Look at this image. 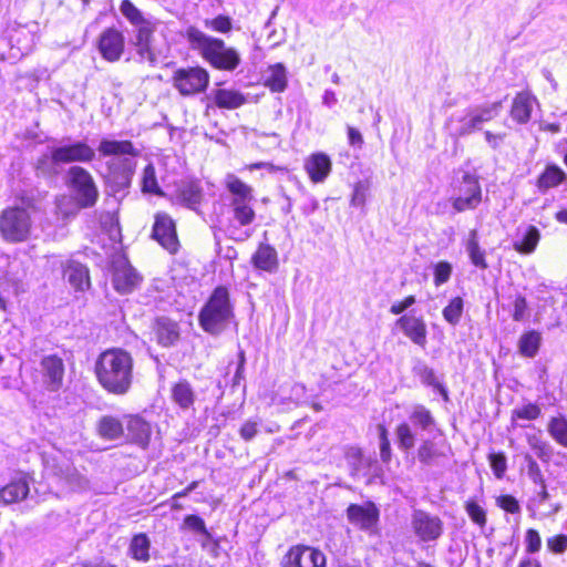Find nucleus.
I'll use <instances>...</instances> for the list:
<instances>
[{
    "label": "nucleus",
    "mask_w": 567,
    "mask_h": 567,
    "mask_svg": "<svg viewBox=\"0 0 567 567\" xmlns=\"http://www.w3.org/2000/svg\"><path fill=\"white\" fill-rule=\"evenodd\" d=\"M95 374L109 393L124 395L133 382V358L120 348L105 350L96 360Z\"/></svg>",
    "instance_id": "f257e3e1"
},
{
    "label": "nucleus",
    "mask_w": 567,
    "mask_h": 567,
    "mask_svg": "<svg viewBox=\"0 0 567 567\" xmlns=\"http://www.w3.org/2000/svg\"><path fill=\"white\" fill-rule=\"evenodd\" d=\"M97 151L103 156H115L109 162V178L114 192L128 188L135 173L136 162L133 157H122V155L135 156L137 154L132 142L103 138Z\"/></svg>",
    "instance_id": "f03ea898"
},
{
    "label": "nucleus",
    "mask_w": 567,
    "mask_h": 567,
    "mask_svg": "<svg viewBox=\"0 0 567 567\" xmlns=\"http://www.w3.org/2000/svg\"><path fill=\"white\" fill-rule=\"evenodd\" d=\"M34 198L21 196L18 202L2 210L0 215V234L8 243H21L28 239L31 230V210Z\"/></svg>",
    "instance_id": "7ed1b4c3"
},
{
    "label": "nucleus",
    "mask_w": 567,
    "mask_h": 567,
    "mask_svg": "<svg viewBox=\"0 0 567 567\" xmlns=\"http://www.w3.org/2000/svg\"><path fill=\"white\" fill-rule=\"evenodd\" d=\"M234 317L229 291L226 287H217L200 309L198 321L202 329L213 336L221 333Z\"/></svg>",
    "instance_id": "20e7f679"
},
{
    "label": "nucleus",
    "mask_w": 567,
    "mask_h": 567,
    "mask_svg": "<svg viewBox=\"0 0 567 567\" xmlns=\"http://www.w3.org/2000/svg\"><path fill=\"white\" fill-rule=\"evenodd\" d=\"M503 109L501 101L486 103L453 113L446 121V128L454 138L467 136L482 128L486 122L497 117Z\"/></svg>",
    "instance_id": "39448f33"
},
{
    "label": "nucleus",
    "mask_w": 567,
    "mask_h": 567,
    "mask_svg": "<svg viewBox=\"0 0 567 567\" xmlns=\"http://www.w3.org/2000/svg\"><path fill=\"white\" fill-rule=\"evenodd\" d=\"M186 37L195 48L202 51L204 58L217 69L234 70L240 62L238 53L234 49L226 48L223 40L210 38L197 28H188Z\"/></svg>",
    "instance_id": "423d86ee"
},
{
    "label": "nucleus",
    "mask_w": 567,
    "mask_h": 567,
    "mask_svg": "<svg viewBox=\"0 0 567 567\" xmlns=\"http://www.w3.org/2000/svg\"><path fill=\"white\" fill-rule=\"evenodd\" d=\"M107 274L114 290L120 295H130L142 284V275L131 265L123 251L113 252L107 260Z\"/></svg>",
    "instance_id": "0eeeda50"
},
{
    "label": "nucleus",
    "mask_w": 567,
    "mask_h": 567,
    "mask_svg": "<svg viewBox=\"0 0 567 567\" xmlns=\"http://www.w3.org/2000/svg\"><path fill=\"white\" fill-rule=\"evenodd\" d=\"M66 184L75 192L80 205L93 207L99 198V190L89 171L81 166H72L66 172Z\"/></svg>",
    "instance_id": "6e6552de"
},
{
    "label": "nucleus",
    "mask_w": 567,
    "mask_h": 567,
    "mask_svg": "<svg viewBox=\"0 0 567 567\" xmlns=\"http://www.w3.org/2000/svg\"><path fill=\"white\" fill-rule=\"evenodd\" d=\"M173 86L183 96L198 94L206 90L209 83V75L202 68L178 69L173 75Z\"/></svg>",
    "instance_id": "1a4fd4ad"
},
{
    "label": "nucleus",
    "mask_w": 567,
    "mask_h": 567,
    "mask_svg": "<svg viewBox=\"0 0 567 567\" xmlns=\"http://www.w3.org/2000/svg\"><path fill=\"white\" fill-rule=\"evenodd\" d=\"M95 157V151L84 142L65 144L51 148V159L54 164L73 162L89 163Z\"/></svg>",
    "instance_id": "9d476101"
},
{
    "label": "nucleus",
    "mask_w": 567,
    "mask_h": 567,
    "mask_svg": "<svg viewBox=\"0 0 567 567\" xmlns=\"http://www.w3.org/2000/svg\"><path fill=\"white\" fill-rule=\"evenodd\" d=\"M285 567H326V556L308 546L292 547L284 559Z\"/></svg>",
    "instance_id": "9b49d317"
},
{
    "label": "nucleus",
    "mask_w": 567,
    "mask_h": 567,
    "mask_svg": "<svg viewBox=\"0 0 567 567\" xmlns=\"http://www.w3.org/2000/svg\"><path fill=\"white\" fill-rule=\"evenodd\" d=\"M412 527L415 535L423 542L435 540L443 533V523L440 517L424 511L413 513Z\"/></svg>",
    "instance_id": "f8f14e48"
},
{
    "label": "nucleus",
    "mask_w": 567,
    "mask_h": 567,
    "mask_svg": "<svg viewBox=\"0 0 567 567\" xmlns=\"http://www.w3.org/2000/svg\"><path fill=\"white\" fill-rule=\"evenodd\" d=\"M42 381L45 389L50 392L59 391L63 385L64 363L55 355H44L40 362Z\"/></svg>",
    "instance_id": "ddd939ff"
},
{
    "label": "nucleus",
    "mask_w": 567,
    "mask_h": 567,
    "mask_svg": "<svg viewBox=\"0 0 567 567\" xmlns=\"http://www.w3.org/2000/svg\"><path fill=\"white\" fill-rule=\"evenodd\" d=\"M97 48L106 61H118L125 48L123 33L115 28L105 29L99 37Z\"/></svg>",
    "instance_id": "4468645a"
},
{
    "label": "nucleus",
    "mask_w": 567,
    "mask_h": 567,
    "mask_svg": "<svg viewBox=\"0 0 567 567\" xmlns=\"http://www.w3.org/2000/svg\"><path fill=\"white\" fill-rule=\"evenodd\" d=\"M156 27L157 22L151 19H147L144 22L135 25L136 34L133 44L142 61H147L150 63H154L156 61V56L151 45L152 37L156 30Z\"/></svg>",
    "instance_id": "2eb2a0df"
},
{
    "label": "nucleus",
    "mask_w": 567,
    "mask_h": 567,
    "mask_svg": "<svg viewBox=\"0 0 567 567\" xmlns=\"http://www.w3.org/2000/svg\"><path fill=\"white\" fill-rule=\"evenodd\" d=\"M396 326L414 344L425 348L427 330L423 318L404 315L396 320Z\"/></svg>",
    "instance_id": "dca6fc26"
},
{
    "label": "nucleus",
    "mask_w": 567,
    "mask_h": 567,
    "mask_svg": "<svg viewBox=\"0 0 567 567\" xmlns=\"http://www.w3.org/2000/svg\"><path fill=\"white\" fill-rule=\"evenodd\" d=\"M347 515L351 524L364 530L371 529L379 519V511L372 503L351 504L347 509Z\"/></svg>",
    "instance_id": "f3484780"
},
{
    "label": "nucleus",
    "mask_w": 567,
    "mask_h": 567,
    "mask_svg": "<svg viewBox=\"0 0 567 567\" xmlns=\"http://www.w3.org/2000/svg\"><path fill=\"white\" fill-rule=\"evenodd\" d=\"M460 192L468 193V198L458 195L453 200V207L456 212L473 209L478 206L482 200L481 186L477 179L471 175L464 176Z\"/></svg>",
    "instance_id": "a211bd4d"
},
{
    "label": "nucleus",
    "mask_w": 567,
    "mask_h": 567,
    "mask_svg": "<svg viewBox=\"0 0 567 567\" xmlns=\"http://www.w3.org/2000/svg\"><path fill=\"white\" fill-rule=\"evenodd\" d=\"M332 163L330 157L322 153H313L305 161V171L313 183H322L331 172Z\"/></svg>",
    "instance_id": "6ab92c4d"
},
{
    "label": "nucleus",
    "mask_w": 567,
    "mask_h": 567,
    "mask_svg": "<svg viewBox=\"0 0 567 567\" xmlns=\"http://www.w3.org/2000/svg\"><path fill=\"white\" fill-rule=\"evenodd\" d=\"M153 237L164 248L177 245V235L173 219L167 215H157L153 227Z\"/></svg>",
    "instance_id": "aec40b11"
},
{
    "label": "nucleus",
    "mask_w": 567,
    "mask_h": 567,
    "mask_svg": "<svg viewBox=\"0 0 567 567\" xmlns=\"http://www.w3.org/2000/svg\"><path fill=\"white\" fill-rule=\"evenodd\" d=\"M536 105L537 100L534 95L529 92H520L514 97L511 116L517 123L525 124L530 120Z\"/></svg>",
    "instance_id": "412c9836"
},
{
    "label": "nucleus",
    "mask_w": 567,
    "mask_h": 567,
    "mask_svg": "<svg viewBox=\"0 0 567 567\" xmlns=\"http://www.w3.org/2000/svg\"><path fill=\"white\" fill-rule=\"evenodd\" d=\"M30 487L25 475L13 480L0 489V505H9L24 499L29 494Z\"/></svg>",
    "instance_id": "4be33fe9"
},
{
    "label": "nucleus",
    "mask_w": 567,
    "mask_h": 567,
    "mask_svg": "<svg viewBox=\"0 0 567 567\" xmlns=\"http://www.w3.org/2000/svg\"><path fill=\"white\" fill-rule=\"evenodd\" d=\"M154 332L157 342L163 347H171L179 339L177 322L166 317H161L155 321Z\"/></svg>",
    "instance_id": "5701e85b"
},
{
    "label": "nucleus",
    "mask_w": 567,
    "mask_h": 567,
    "mask_svg": "<svg viewBox=\"0 0 567 567\" xmlns=\"http://www.w3.org/2000/svg\"><path fill=\"white\" fill-rule=\"evenodd\" d=\"M178 199L188 208L197 210L204 198V190L198 181L184 182L178 188Z\"/></svg>",
    "instance_id": "b1692460"
},
{
    "label": "nucleus",
    "mask_w": 567,
    "mask_h": 567,
    "mask_svg": "<svg viewBox=\"0 0 567 567\" xmlns=\"http://www.w3.org/2000/svg\"><path fill=\"white\" fill-rule=\"evenodd\" d=\"M127 435L133 443L146 447L151 440V425L140 416H131L127 422Z\"/></svg>",
    "instance_id": "393cba45"
},
{
    "label": "nucleus",
    "mask_w": 567,
    "mask_h": 567,
    "mask_svg": "<svg viewBox=\"0 0 567 567\" xmlns=\"http://www.w3.org/2000/svg\"><path fill=\"white\" fill-rule=\"evenodd\" d=\"M264 84L271 92H284L287 87V70L281 63L269 65L264 74Z\"/></svg>",
    "instance_id": "a878e982"
},
{
    "label": "nucleus",
    "mask_w": 567,
    "mask_h": 567,
    "mask_svg": "<svg viewBox=\"0 0 567 567\" xmlns=\"http://www.w3.org/2000/svg\"><path fill=\"white\" fill-rule=\"evenodd\" d=\"M52 472L54 475L64 480L71 489H85L89 487V481L69 463L61 465L53 464Z\"/></svg>",
    "instance_id": "bb28decb"
},
{
    "label": "nucleus",
    "mask_w": 567,
    "mask_h": 567,
    "mask_svg": "<svg viewBox=\"0 0 567 567\" xmlns=\"http://www.w3.org/2000/svg\"><path fill=\"white\" fill-rule=\"evenodd\" d=\"M64 275L75 290L85 291L91 286L89 269L80 262L71 261L66 266Z\"/></svg>",
    "instance_id": "cd10ccee"
},
{
    "label": "nucleus",
    "mask_w": 567,
    "mask_h": 567,
    "mask_svg": "<svg viewBox=\"0 0 567 567\" xmlns=\"http://www.w3.org/2000/svg\"><path fill=\"white\" fill-rule=\"evenodd\" d=\"M224 185L230 195L229 200L255 199L252 187L233 173L225 176Z\"/></svg>",
    "instance_id": "c85d7f7f"
},
{
    "label": "nucleus",
    "mask_w": 567,
    "mask_h": 567,
    "mask_svg": "<svg viewBox=\"0 0 567 567\" xmlns=\"http://www.w3.org/2000/svg\"><path fill=\"white\" fill-rule=\"evenodd\" d=\"M81 208L79 200L71 196L61 195L55 199V215L63 223L73 219Z\"/></svg>",
    "instance_id": "c756f323"
},
{
    "label": "nucleus",
    "mask_w": 567,
    "mask_h": 567,
    "mask_svg": "<svg viewBox=\"0 0 567 567\" xmlns=\"http://www.w3.org/2000/svg\"><path fill=\"white\" fill-rule=\"evenodd\" d=\"M215 104L220 109L234 110L246 103V97L238 91L219 89L214 92Z\"/></svg>",
    "instance_id": "7c9ffc66"
},
{
    "label": "nucleus",
    "mask_w": 567,
    "mask_h": 567,
    "mask_svg": "<svg viewBox=\"0 0 567 567\" xmlns=\"http://www.w3.org/2000/svg\"><path fill=\"white\" fill-rule=\"evenodd\" d=\"M255 199L229 200L233 217L241 226L249 225L255 219L252 203Z\"/></svg>",
    "instance_id": "2f4dec72"
},
{
    "label": "nucleus",
    "mask_w": 567,
    "mask_h": 567,
    "mask_svg": "<svg viewBox=\"0 0 567 567\" xmlns=\"http://www.w3.org/2000/svg\"><path fill=\"white\" fill-rule=\"evenodd\" d=\"M172 399L181 409L187 410L195 402V392L187 381H179L172 388Z\"/></svg>",
    "instance_id": "473e14b6"
},
{
    "label": "nucleus",
    "mask_w": 567,
    "mask_h": 567,
    "mask_svg": "<svg viewBox=\"0 0 567 567\" xmlns=\"http://www.w3.org/2000/svg\"><path fill=\"white\" fill-rule=\"evenodd\" d=\"M97 433L106 440H116L123 434V425L118 419L105 415L97 423Z\"/></svg>",
    "instance_id": "72a5a7b5"
},
{
    "label": "nucleus",
    "mask_w": 567,
    "mask_h": 567,
    "mask_svg": "<svg viewBox=\"0 0 567 567\" xmlns=\"http://www.w3.org/2000/svg\"><path fill=\"white\" fill-rule=\"evenodd\" d=\"M151 542L146 534L135 535L130 544L128 554L135 560L146 563L150 559Z\"/></svg>",
    "instance_id": "f704fd0d"
},
{
    "label": "nucleus",
    "mask_w": 567,
    "mask_h": 567,
    "mask_svg": "<svg viewBox=\"0 0 567 567\" xmlns=\"http://www.w3.org/2000/svg\"><path fill=\"white\" fill-rule=\"evenodd\" d=\"M565 179L566 174L561 168L554 165L547 166L538 178V188L540 190H547L560 185Z\"/></svg>",
    "instance_id": "c9c22d12"
},
{
    "label": "nucleus",
    "mask_w": 567,
    "mask_h": 567,
    "mask_svg": "<svg viewBox=\"0 0 567 567\" xmlns=\"http://www.w3.org/2000/svg\"><path fill=\"white\" fill-rule=\"evenodd\" d=\"M542 337L536 331L524 333L518 340L519 353L527 358H534L539 349Z\"/></svg>",
    "instance_id": "e433bc0d"
},
{
    "label": "nucleus",
    "mask_w": 567,
    "mask_h": 567,
    "mask_svg": "<svg viewBox=\"0 0 567 567\" xmlns=\"http://www.w3.org/2000/svg\"><path fill=\"white\" fill-rule=\"evenodd\" d=\"M251 261L256 268L266 271H274L278 267L276 250H256Z\"/></svg>",
    "instance_id": "4c0bfd02"
},
{
    "label": "nucleus",
    "mask_w": 567,
    "mask_h": 567,
    "mask_svg": "<svg viewBox=\"0 0 567 567\" xmlns=\"http://www.w3.org/2000/svg\"><path fill=\"white\" fill-rule=\"evenodd\" d=\"M142 192L148 193V194H155V195H162V190L159 188V185L157 183L156 178V172L153 164H148L142 174Z\"/></svg>",
    "instance_id": "58836bf2"
},
{
    "label": "nucleus",
    "mask_w": 567,
    "mask_h": 567,
    "mask_svg": "<svg viewBox=\"0 0 567 567\" xmlns=\"http://www.w3.org/2000/svg\"><path fill=\"white\" fill-rule=\"evenodd\" d=\"M398 445L401 450L409 451L414 447L415 434L408 423H401L395 430Z\"/></svg>",
    "instance_id": "ea45409f"
},
{
    "label": "nucleus",
    "mask_w": 567,
    "mask_h": 567,
    "mask_svg": "<svg viewBox=\"0 0 567 567\" xmlns=\"http://www.w3.org/2000/svg\"><path fill=\"white\" fill-rule=\"evenodd\" d=\"M542 413L540 408L535 403H526L517 406L512 411V423L515 424L516 420L534 421Z\"/></svg>",
    "instance_id": "a19ab883"
},
{
    "label": "nucleus",
    "mask_w": 567,
    "mask_h": 567,
    "mask_svg": "<svg viewBox=\"0 0 567 567\" xmlns=\"http://www.w3.org/2000/svg\"><path fill=\"white\" fill-rule=\"evenodd\" d=\"M463 307V299L461 297L453 298L443 309L444 319L452 326H456L461 320Z\"/></svg>",
    "instance_id": "79ce46f5"
},
{
    "label": "nucleus",
    "mask_w": 567,
    "mask_h": 567,
    "mask_svg": "<svg viewBox=\"0 0 567 567\" xmlns=\"http://www.w3.org/2000/svg\"><path fill=\"white\" fill-rule=\"evenodd\" d=\"M548 432L561 445L567 447V420L553 417L548 424Z\"/></svg>",
    "instance_id": "37998d69"
},
{
    "label": "nucleus",
    "mask_w": 567,
    "mask_h": 567,
    "mask_svg": "<svg viewBox=\"0 0 567 567\" xmlns=\"http://www.w3.org/2000/svg\"><path fill=\"white\" fill-rule=\"evenodd\" d=\"M410 420L422 430H427L434 424V417L431 412L423 405L414 406Z\"/></svg>",
    "instance_id": "c03bdc74"
},
{
    "label": "nucleus",
    "mask_w": 567,
    "mask_h": 567,
    "mask_svg": "<svg viewBox=\"0 0 567 567\" xmlns=\"http://www.w3.org/2000/svg\"><path fill=\"white\" fill-rule=\"evenodd\" d=\"M122 14L135 27L147 18H144L142 12L128 0H124L121 4Z\"/></svg>",
    "instance_id": "a18cd8bd"
},
{
    "label": "nucleus",
    "mask_w": 567,
    "mask_h": 567,
    "mask_svg": "<svg viewBox=\"0 0 567 567\" xmlns=\"http://www.w3.org/2000/svg\"><path fill=\"white\" fill-rule=\"evenodd\" d=\"M465 511L475 524L480 525L481 527L485 526L486 513L481 505L474 501H467L465 504Z\"/></svg>",
    "instance_id": "49530a36"
},
{
    "label": "nucleus",
    "mask_w": 567,
    "mask_h": 567,
    "mask_svg": "<svg viewBox=\"0 0 567 567\" xmlns=\"http://www.w3.org/2000/svg\"><path fill=\"white\" fill-rule=\"evenodd\" d=\"M439 455L434 443L432 441H424L417 450V458L424 464H431L432 461Z\"/></svg>",
    "instance_id": "de8ad7c7"
},
{
    "label": "nucleus",
    "mask_w": 567,
    "mask_h": 567,
    "mask_svg": "<svg viewBox=\"0 0 567 567\" xmlns=\"http://www.w3.org/2000/svg\"><path fill=\"white\" fill-rule=\"evenodd\" d=\"M527 443L535 451L538 457L543 458L549 455V446L537 434H528Z\"/></svg>",
    "instance_id": "09e8293b"
},
{
    "label": "nucleus",
    "mask_w": 567,
    "mask_h": 567,
    "mask_svg": "<svg viewBox=\"0 0 567 567\" xmlns=\"http://www.w3.org/2000/svg\"><path fill=\"white\" fill-rule=\"evenodd\" d=\"M378 429L380 439V457L386 463L391 458V445L388 437V431L384 425H379Z\"/></svg>",
    "instance_id": "8fccbe9b"
},
{
    "label": "nucleus",
    "mask_w": 567,
    "mask_h": 567,
    "mask_svg": "<svg viewBox=\"0 0 567 567\" xmlns=\"http://www.w3.org/2000/svg\"><path fill=\"white\" fill-rule=\"evenodd\" d=\"M540 234L535 226H528L523 235V243L515 248H535L539 241Z\"/></svg>",
    "instance_id": "3c124183"
},
{
    "label": "nucleus",
    "mask_w": 567,
    "mask_h": 567,
    "mask_svg": "<svg viewBox=\"0 0 567 567\" xmlns=\"http://www.w3.org/2000/svg\"><path fill=\"white\" fill-rule=\"evenodd\" d=\"M452 266L449 262L441 261L436 264L434 269V284L441 286L450 279Z\"/></svg>",
    "instance_id": "603ef678"
},
{
    "label": "nucleus",
    "mask_w": 567,
    "mask_h": 567,
    "mask_svg": "<svg viewBox=\"0 0 567 567\" xmlns=\"http://www.w3.org/2000/svg\"><path fill=\"white\" fill-rule=\"evenodd\" d=\"M489 464L494 474L501 478L506 471V457L502 453H493L489 455Z\"/></svg>",
    "instance_id": "864d4df0"
},
{
    "label": "nucleus",
    "mask_w": 567,
    "mask_h": 567,
    "mask_svg": "<svg viewBox=\"0 0 567 567\" xmlns=\"http://www.w3.org/2000/svg\"><path fill=\"white\" fill-rule=\"evenodd\" d=\"M526 551L534 554L542 547V539L537 530L530 528L526 532L525 536Z\"/></svg>",
    "instance_id": "5fc2aeb1"
},
{
    "label": "nucleus",
    "mask_w": 567,
    "mask_h": 567,
    "mask_svg": "<svg viewBox=\"0 0 567 567\" xmlns=\"http://www.w3.org/2000/svg\"><path fill=\"white\" fill-rule=\"evenodd\" d=\"M496 503L501 508L512 514L520 511L518 501L512 495H502L496 499Z\"/></svg>",
    "instance_id": "6e6d98bb"
},
{
    "label": "nucleus",
    "mask_w": 567,
    "mask_h": 567,
    "mask_svg": "<svg viewBox=\"0 0 567 567\" xmlns=\"http://www.w3.org/2000/svg\"><path fill=\"white\" fill-rule=\"evenodd\" d=\"M206 24L214 31L226 33L231 29V21L228 17L218 16L210 21H206Z\"/></svg>",
    "instance_id": "4d7b16f0"
},
{
    "label": "nucleus",
    "mask_w": 567,
    "mask_h": 567,
    "mask_svg": "<svg viewBox=\"0 0 567 567\" xmlns=\"http://www.w3.org/2000/svg\"><path fill=\"white\" fill-rule=\"evenodd\" d=\"M549 550L563 554L567 549V535H557L547 539Z\"/></svg>",
    "instance_id": "13d9d810"
},
{
    "label": "nucleus",
    "mask_w": 567,
    "mask_h": 567,
    "mask_svg": "<svg viewBox=\"0 0 567 567\" xmlns=\"http://www.w3.org/2000/svg\"><path fill=\"white\" fill-rule=\"evenodd\" d=\"M184 525L189 529H193L197 533L208 536V532L206 529L204 520L196 515L186 516L184 519Z\"/></svg>",
    "instance_id": "bf43d9fd"
},
{
    "label": "nucleus",
    "mask_w": 567,
    "mask_h": 567,
    "mask_svg": "<svg viewBox=\"0 0 567 567\" xmlns=\"http://www.w3.org/2000/svg\"><path fill=\"white\" fill-rule=\"evenodd\" d=\"M525 458L527 461L528 476L530 477V480L538 485L545 483L543 474L536 461L528 455Z\"/></svg>",
    "instance_id": "052dcab7"
},
{
    "label": "nucleus",
    "mask_w": 567,
    "mask_h": 567,
    "mask_svg": "<svg viewBox=\"0 0 567 567\" xmlns=\"http://www.w3.org/2000/svg\"><path fill=\"white\" fill-rule=\"evenodd\" d=\"M527 301L525 297L517 296L514 300L513 319L515 321H523L526 318Z\"/></svg>",
    "instance_id": "680f3d73"
},
{
    "label": "nucleus",
    "mask_w": 567,
    "mask_h": 567,
    "mask_svg": "<svg viewBox=\"0 0 567 567\" xmlns=\"http://www.w3.org/2000/svg\"><path fill=\"white\" fill-rule=\"evenodd\" d=\"M53 165L55 164L52 162L51 156L49 157L48 155H43L37 163L38 174L43 176L52 175L54 173Z\"/></svg>",
    "instance_id": "e2e57ef3"
},
{
    "label": "nucleus",
    "mask_w": 567,
    "mask_h": 567,
    "mask_svg": "<svg viewBox=\"0 0 567 567\" xmlns=\"http://www.w3.org/2000/svg\"><path fill=\"white\" fill-rule=\"evenodd\" d=\"M257 432L258 423L255 421L245 422L239 431L241 439H244L245 441L252 440L256 436Z\"/></svg>",
    "instance_id": "0e129e2a"
},
{
    "label": "nucleus",
    "mask_w": 567,
    "mask_h": 567,
    "mask_svg": "<svg viewBox=\"0 0 567 567\" xmlns=\"http://www.w3.org/2000/svg\"><path fill=\"white\" fill-rule=\"evenodd\" d=\"M414 303H415V298L413 296H409L405 299H403L402 301L393 303L390 308V312L393 315H400Z\"/></svg>",
    "instance_id": "69168bd1"
},
{
    "label": "nucleus",
    "mask_w": 567,
    "mask_h": 567,
    "mask_svg": "<svg viewBox=\"0 0 567 567\" xmlns=\"http://www.w3.org/2000/svg\"><path fill=\"white\" fill-rule=\"evenodd\" d=\"M470 259L476 267L482 269L487 267L485 261V250H470Z\"/></svg>",
    "instance_id": "338daca9"
},
{
    "label": "nucleus",
    "mask_w": 567,
    "mask_h": 567,
    "mask_svg": "<svg viewBox=\"0 0 567 567\" xmlns=\"http://www.w3.org/2000/svg\"><path fill=\"white\" fill-rule=\"evenodd\" d=\"M364 202H365V189L362 185L359 184L354 187L351 203L354 206H361L364 204Z\"/></svg>",
    "instance_id": "774afa93"
}]
</instances>
